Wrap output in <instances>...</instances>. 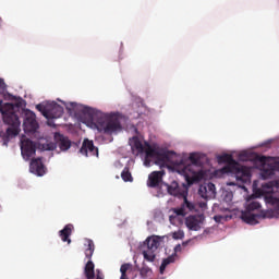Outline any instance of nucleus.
<instances>
[{
	"instance_id": "obj_1",
	"label": "nucleus",
	"mask_w": 279,
	"mask_h": 279,
	"mask_svg": "<svg viewBox=\"0 0 279 279\" xmlns=\"http://www.w3.org/2000/svg\"><path fill=\"white\" fill-rule=\"evenodd\" d=\"M146 148H144V154L146 158H155L156 165L159 167H167L171 165L174 169H178L185 178H192L194 182H202L204 180L206 172L202 170L204 167L205 156L199 153H191L187 163L184 158L175 154L173 150H161L158 151L151 147L147 142H145Z\"/></svg>"
},
{
	"instance_id": "obj_2",
	"label": "nucleus",
	"mask_w": 279,
	"mask_h": 279,
	"mask_svg": "<svg viewBox=\"0 0 279 279\" xmlns=\"http://www.w3.org/2000/svg\"><path fill=\"white\" fill-rule=\"evenodd\" d=\"M82 114L87 117L89 123H94L96 130L102 134H112L121 130V122L118 118L105 114L90 107H83Z\"/></svg>"
},
{
	"instance_id": "obj_3",
	"label": "nucleus",
	"mask_w": 279,
	"mask_h": 279,
	"mask_svg": "<svg viewBox=\"0 0 279 279\" xmlns=\"http://www.w3.org/2000/svg\"><path fill=\"white\" fill-rule=\"evenodd\" d=\"M19 105H14L12 102L3 104V100H0V112L2 114L3 122L10 128L7 129L5 135L3 137V145H8L10 138H14V136H19V132L21 130V120H19Z\"/></svg>"
},
{
	"instance_id": "obj_4",
	"label": "nucleus",
	"mask_w": 279,
	"mask_h": 279,
	"mask_svg": "<svg viewBox=\"0 0 279 279\" xmlns=\"http://www.w3.org/2000/svg\"><path fill=\"white\" fill-rule=\"evenodd\" d=\"M218 162H226L227 166L222 169L225 173H232L238 182L250 184L252 182V171L245 166H241L230 154L220 155Z\"/></svg>"
},
{
	"instance_id": "obj_5",
	"label": "nucleus",
	"mask_w": 279,
	"mask_h": 279,
	"mask_svg": "<svg viewBox=\"0 0 279 279\" xmlns=\"http://www.w3.org/2000/svg\"><path fill=\"white\" fill-rule=\"evenodd\" d=\"M266 189H268V191L264 199L270 207L264 213V217L274 219V217H279V197L274 195V183H267Z\"/></svg>"
},
{
	"instance_id": "obj_6",
	"label": "nucleus",
	"mask_w": 279,
	"mask_h": 279,
	"mask_svg": "<svg viewBox=\"0 0 279 279\" xmlns=\"http://www.w3.org/2000/svg\"><path fill=\"white\" fill-rule=\"evenodd\" d=\"M36 110L41 112L46 119H60L64 114V107L58 102L39 104L36 106Z\"/></svg>"
},
{
	"instance_id": "obj_7",
	"label": "nucleus",
	"mask_w": 279,
	"mask_h": 279,
	"mask_svg": "<svg viewBox=\"0 0 279 279\" xmlns=\"http://www.w3.org/2000/svg\"><path fill=\"white\" fill-rule=\"evenodd\" d=\"M256 162H259L262 167V178L263 180H269L272 175L276 174V171H278V163L271 162L269 163V158L266 156L257 155L255 157Z\"/></svg>"
},
{
	"instance_id": "obj_8",
	"label": "nucleus",
	"mask_w": 279,
	"mask_h": 279,
	"mask_svg": "<svg viewBox=\"0 0 279 279\" xmlns=\"http://www.w3.org/2000/svg\"><path fill=\"white\" fill-rule=\"evenodd\" d=\"M21 151L24 160H31L36 155V143L29 138L22 140Z\"/></svg>"
},
{
	"instance_id": "obj_9",
	"label": "nucleus",
	"mask_w": 279,
	"mask_h": 279,
	"mask_svg": "<svg viewBox=\"0 0 279 279\" xmlns=\"http://www.w3.org/2000/svg\"><path fill=\"white\" fill-rule=\"evenodd\" d=\"M205 220L206 217H204V215H191L185 218V226L190 230L197 232L202 230V226L204 225Z\"/></svg>"
},
{
	"instance_id": "obj_10",
	"label": "nucleus",
	"mask_w": 279,
	"mask_h": 279,
	"mask_svg": "<svg viewBox=\"0 0 279 279\" xmlns=\"http://www.w3.org/2000/svg\"><path fill=\"white\" fill-rule=\"evenodd\" d=\"M24 132L34 133L38 130V121H36V113L33 111H26L23 122Z\"/></svg>"
},
{
	"instance_id": "obj_11",
	"label": "nucleus",
	"mask_w": 279,
	"mask_h": 279,
	"mask_svg": "<svg viewBox=\"0 0 279 279\" xmlns=\"http://www.w3.org/2000/svg\"><path fill=\"white\" fill-rule=\"evenodd\" d=\"M161 189H166L168 195H172L173 197H184L186 190H181L178 181H172L171 184L161 183Z\"/></svg>"
},
{
	"instance_id": "obj_12",
	"label": "nucleus",
	"mask_w": 279,
	"mask_h": 279,
	"mask_svg": "<svg viewBox=\"0 0 279 279\" xmlns=\"http://www.w3.org/2000/svg\"><path fill=\"white\" fill-rule=\"evenodd\" d=\"M80 154L83 156H96L99 157V148L95 147L93 141L84 140L82 147L80 149Z\"/></svg>"
},
{
	"instance_id": "obj_13",
	"label": "nucleus",
	"mask_w": 279,
	"mask_h": 279,
	"mask_svg": "<svg viewBox=\"0 0 279 279\" xmlns=\"http://www.w3.org/2000/svg\"><path fill=\"white\" fill-rule=\"evenodd\" d=\"M162 175H165V170L154 171L148 175L147 186L150 189H162Z\"/></svg>"
},
{
	"instance_id": "obj_14",
	"label": "nucleus",
	"mask_w": 279,
	"mask_h": 279,
	"mask_svg": "<svg viewBox=\"0 0 279 279\" xmlns=\"http://www.w3.org/2000/svg\"><path fill=\"white\" fill-rule=\"evenodd\" d=\"M29 169L31 173H35V175H45V165L41 158L32 159Z\"/></svg>"
},
{
	"instance_id": "obj_15",
	"label": "nucleus",
	"mask_w": 279,
	"mask_h": 279,
	"mask_svg": "<svg viewBox=\"0 0 279 279\" xmlns=\"http://www.w3.org/2000/svg\"><path fill=\"white\" fill-rule=\"evenodd\" d=\"M241 219L244 223H248L250 226H256L258 223V219H260V214L242 211Z\"/></svg>"
},
{
	"instance_id": "obj_16",
	"label": "nucleus",
	"mask_w": 279,
	"mask_h": 279,
	"mask_svg": "<svg viewBox=\"0 0 279 279\" xmlns=\"http://www.w3.org/2000/svg\"><path fill=\"white\" fill-rule=\"evenodd\" d=\"M71 234H73V225H66L60 232L59 236L63 241V243L71 244Z\"/></svg>"
},
{
	"instance_id": "obj_17",
	"label": "nucleus",
	"mask_w": 279,
	"mask_h": 279,
	"mask_svg": "<svg viewBox=\"0 0 279 279\" xmlns=\"http://www.w3.org/2000/svg\"><path fill=\"white\" fill-rule=\"evenodd\" d=\"M57 144L61 151H68V149H71V140L64 135H59Z\"/></svg>"
},
{
	"instance_id": "obj_18",
	"label": "nucleus",
	"mask_w": 279,
	"mask_h": 279,
	"mask_svg": "<svg viewBox=\"0 0 279 279\" xmlns=\"http://www.w3.org/2000/svg\"><path fill=\"white\" fill-rule=\"evenodd\" d=\"M132 141H133V145H132L133 151H137V155L145 154L146 146L143 145V142H141V140L137 136H134Z\"/></svg>"
},
{
	"instance_id": "obj_19",
	"label": "nucleus",
	"mask_w": 279,
	"mask_h": 279,
	"mask_svg": "<svg viewBox=\"0 0 279 279\" xmlns=\"http://www.w3.org/2000/svg\"><path fill=\"white\" fill-rule=\"evenodd\" d=\"M84 274L87 279H95V264L93 260H88L85 265Z\"/></svg>"
},
{
	"instance_id": "obj_20",
	"label": "nucleus",
	"mask_w": 279,
	"mask_h": 279,
	"mask_svg": "<svg viewBox=\"0 0 279 279\" xmlns=\"http://www.w3.org/2000/svg\"><path fill=\"white\" fill-rule=\"evenodd\" d=\"M171 263H175V255H170L167 258L162 259V263L159 267L160 274H165V269H167V266L171 265Z\"/></svg>"
},
{
	"instance_id": "obj_21",
	"label": "nucleus",
	"mask_w": 279,
	"mask_h": 279,
	"mask_svg": "<svg viewBox=\"0 0 279 279\" xmlns=\"http://www.w3.org/2000/svg\"><path fill=\"white\" fill-rule=\"evenodd\" d=\"M186 195H189V192H186L184 194V196H181L183 198V208L187 211L191 213L193 210H195V204H193L192 202H189V198L186 197Z\"/></svg>"
},
{
	"instance_id": "obj_22",
	"label": "nucleus",
	"mask_w": 279,
	"mask_h": 279,
	"mask_svg": "<svg viewBox=\"0 0 279 279\" xmlns=\"http://www.w3.org/2000/svg\"><path fill=\"white\" fill-rule=\"evenodd\" d=\"M142 254L144 256V259L147 260L148 263H154L156 260V251L146 248L143 251Z\"/></svg>"
},
{
	"instance_id": "obj_23",
	"label": "nucleus",
	"mask_w": 279,
	"mask_h": 279,
	"mask_svg": "<svg viewBox=\"0 0 279 279\" xmlns=\"http://www.w3.org/2000/svg\"><path fill=\"white\" fill-rule=\"evenodd\" d=\"M255 210H260V203H258L257 201H252L246 205L244 211L254 213Z\"/></svg>"
},
{
	"instance_id": "obj_24",
	"label": "nucleus",
	"mask_w": 279,
	"mask_h": 279,
	"mask_svg": "<svg viewBox=\"0 0 279 279\" xmlns=\"http://www.w3.org/2000/svg\"><path fill=\"white\" fill-rule=\"evenodd\" d=\"M146 245H147L146 250L156 252V250H158V245H160V242H158V240H156V239H147Z\"/></svg>"
},
{
	"instance_id": "obj_25",
	"label": "nucleus",
	"mask_w": 279,
	"mask_h": 279,
	"mask_svg": "<svg viewBox=\"0 0 279 279\" xmlns=\"http://www.w3.org/2000/svg\"><path fill=\"white\" fill-rule=\"evenodd\" d=\"M93 254H95V243H93V240H89L88 247L85 250V256L90 260V258H93Z\"/></svg>"
},
{
	"instance_id": "obj_26",
	"label": "nucleus",
	"mask_w": 279,
	"mask_h": 279,
	"mask_svg": "<svg viewBox=\"0 0 279 279\" xmlns=\"http://www.w3.org/2000/svg\"><path fill=\"white\" fill-rule=\"evenodd\" d=\"M121 178L124 182H132L134 179L132 178V173L130 172V168L125 167L121 172Z\"/></svg>"
},
{
	"instance_id": "obj_27",
	"label": "nucleus",
	"mask_w": 279,
	"mask_h": 279,
	"mask_svg": "<svg viewBox=\"0 0 279 279\" xmlns=\"http://www.w3.org/2000/svg\"><path fill=\"white\" fill-rule=\"evenodd\" d=\"M205 185L207 186V194H208L209 199H213V197H215V195H217L215 183L209 182Z\"/></svg>"
},
{
	"instance_id": "obj_28",
	"label": "nucleus",
	"mask_w": 279,
	"mask_h": 279,
	"mask_svg": "<svg viewBox=\"0 0 279 279\" xmlns=\"http://www.w3.org/2000/svg\"><path fill=\"white\" fill-rule=\"evenodd\" d=\"M198 195H199L203 199H210V196H208V187L206 186V184L199 186V189H198Z\"/></svg>"
},
{
	"instance_id": "obj_29",
	"label": "nucleus",
	"mask_w": 279,
	"mask_h": 279,
	"mask_svg": "<svg viewBox=\"0 0 279 279\" xmlns=\"http://www.w3.org/2000/svg\"><path fill=\"white\" fill-rule=\"evenodd\" d=\"M173 213L177 215V217H186L189 214V211L184 209L183 205H181V207L174 208Z\"/></svg>"
},
{
	"instance_id": "obj_30",
	"label": "nucleus",
	"mask_w": 279,
	"mask_h": 279,
	"mask_svg": "<svg viewBox=\"0 0 279 279\" xmlns=\"http://www.w3.org/2000/svg\"><path fill=\"white\" fill-rule=\"evenodd\" d=\"M5 93H8V85L3 78H0V97H5Z\"/></svg>"
},
{
	"instance_id": "obj_31",
	"label": "nucleus",
	"mask_w": 279,
	"mask_h": 279,
	"mask_svg": "<svg viewBox=\"0 0 279 279\" xmlns=\"http://www.w3.org/2000/svg\"><path fill=\"white\" fill-rule=\"evenodd\" d=\"M172 239H174L175 241L184 239V231L182 230L174 231L172 233Z\"/></svg>"
},
{
	"instance_id": "obj_32",
	"label": "nucleus",
	"mask_w": 279,
	"mask_h": 279,
	"mask_svg": "<svg viewBox=\"0 0 279 279\" xmlns=\"http://www.w3.org/2000/svg\"><path fill=\"white\" fill-rule=\"evenodd\" d=\"M130 269H132V264H122L120 267V272L123 274V276H125V274H128Z\"/></svg>"
},
{
	"instance_id": "obj_33",
	"label": "nucleus",
	"mask_w": 279,
	"mask_h": 279,
	"mask_svg": "<svg viewBox=\"0 0 279 279\" xmlns=\"http://www.w3.org/2000/svg\"><path fill=\"white\" fill-rule=\"evenodd\" d=\"M190 243H191V241H185V242H183L182 244H178V245L174 247L175 254H178V252H182V247H186V245H189Z\"/></svg>"
},
{
	"instance_id": "obj_34",
	"label": "nucleus",
	"mask_w": 279,
	"mask_h": 279,
	"mask_svg": "<svg viewBox=\"0 0 279 279\" xmlns=\"http://www.w3.org/2000/svg\"><path fill=\"white\" fill-rule=\"evenodd\" d=\"M151 271V269L149 267H143L140 270L141 276H147V274H149Z\"/></svg>"
},
{
	"instance_id": "obj_35",
	"label": "nucleus",
	"mask_w": 279,
	"mask_h": 279,
	"mask_svg": "<svg viewBox=\"0 0 279 279\" xmlns=\"http://www.w3.org/2000/svg\"><path fill=\"white\" fill-rule=\"evenodd\" d=\"M240 160H247V157L245 156V154H240Z\"/></svg>"
},
{
	"instance_id": "obj_36",
	"label": "nucleus",
	"mask_w": 279,
	"mask_h": 279,
	"mask_svg": "<svg viewBox=\"0 0 279 279\" xmlns=\"http://www.w3.org/2000/svg\"><path fill=\"white\" fill-rule=\"evenodd\" d=\"M199 207H201V208H206V203H201V204H199Z\"/></svg>"
},
{
	"instance_id": "obj_37",
	"label": "nucleus",
	"mask_w": 279,
	"mask_h": 279,
	"mask_svg": "<svg viewBox=\"0 0 279 279\" xmlns=\"http://www.w3.org/2000/svg\"><path fill=\"white\" fill-rule=\"evenodd\" d=\"M71 106H72V108H75V106H77V104L71 102Z\"/></svg>"
},
{
	"instance_id": "obj_38",
	"label": "nucleus",
	"mask_w": 279,
	"mask_h": 279,
	"mask_svg": "<svg viewBox=\"0 0 279 279\" xmlns=\"http://www.w3.org/2000/svg\"><path fill=\"white\" fill-rule=\"evenodd\" d=\"M144 165H145L146 167H149V163L147 162V160H145Z\"/></svg>"
},
{
	"instance_id": "obj_39",
	"label": "nucleus",
	"mask_w": 279,
	"mask_h": 279,
	"mask_svg": "<svg viewBox=\"0 0 279 279\" xmlns=\"http://www.w3.org/2000/svg\"><path fill=\"white\" fill-rule=\"evenodd\" d=\"M174 217L173 216H170V221H173Z\"/></svg>"
},
{
	"instance_id": "obj_40",
	"label": "nucleus",
	"mask_w": 279,
	"mask_h": 279,
	"mask_svg": "<svg viewBox=\"0 0 279 279\" xmlns=\"http://www.w3.org/2000/svg\"><path fill=\"white\" fill-rule=\"evenodd\" d=\"M229 186H234V183H232V182H231V183H229Z\"/></svg>"
},
{
	"instance_id": "obj_41",
	"label": "nucleus",
	"mask_w": 279,
	"mask_h": 279,
	"mask_svg": "<svg viewBox=\"0 0 279 279\" xmlns=\"http://www.w3.org/2000/svg\"><path fill=\"white\" fill-rule=\"evenodd\" d=\"M96 279H101L100 277H97Z\"/></svg>"
}]
</instances>
